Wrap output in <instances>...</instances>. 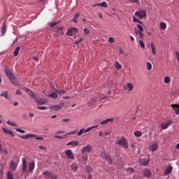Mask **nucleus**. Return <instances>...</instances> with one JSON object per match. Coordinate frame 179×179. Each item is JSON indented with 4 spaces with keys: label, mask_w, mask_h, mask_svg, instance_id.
<instances>
[{
    "label": "nucleus",
    "mask_w": 179,
    "mask_h": 179,
    "mask_svg": "<svg viewBox=\"0 0 179 179\" xmlns=\"http://www.w3.org/2000/svg\"><path fill=\"white\" fill-rule=\"evenodd\" d=\"M139 36H140V38H141V40H143L144 35H143V33H142V31L139 34Z\"/></svg>",
    "instance_id": "obj_59"
},
{
    "label": "nucleus",
    "mask_w": 179,
    "mask_h": 179,
    "mask_svg": "<svg viewBox=\"0 0 179 179\" xmlns=\"http://www.w3.org/2000/svg\"><path fill=\"white\" fill-rule=\"evenodd\" d=\"M82 158H83V160H84L85 162H87V155H85V156L83 155Z\"/></svg>",
    "instance_id": "obj_57"
},
{
    "label": "nucleus",
    "mask_w": 179,
    "mask_h": 179,
    "mask_svg": "<svg viewBox=\"0 0 179 179\" xmlns=\"http://www.w3.org/2000/svg\"><path fill=\"white\" fill-rule=\"evenodd\" d=\"M19 51H20V47H17L14 51V57H17L19 55Z\"/></svg>",
    "instance_id": "obj_35"
},
{
    "label": "nucleus",
    "mask_w": 179,
    "mask_h": 179,
    "mask_svg": "<svg viewBox=\"0 0 179 179\" xmlns=\"http://www.w3.org/2000/svg\"><path fill=\"white\" fill-rule=\"evenodd\" d=\"M58 92H52L51 94H49L48 96H49L50 99H58Z\"/></svg>",
    "instance_id": "obj_25"
},
{
    "label": "nucleus",
    "mask_w": 179,
    "mask_h": 179,
    "mask_svg": "<svg viewBox=\"0 0 179 179\" xmlns=\"http://www.w3.org/2000/svg\"><path fill=\"white\" fill-rule=\"evenodd\" d=\"M38 110H47V108H45V106H37Z\"/></svg>",
    "instance_id": "obj_51"
},
{
    "label": "nucleus",
    "mask_w": 179,
    "mask_h": 179,
    "mask_svg": "<svg viewBox=\"0 0 179 179\" xmlns=\"http://www.w3.org/2000/svg\"><path fill=\"white\" fill-rule=\"evenodd\" d=\"M141 166H148V164H149V159L145 158L141 159Z\"/></svg>",
    "instance_id": "obj_23"
},
{
    "label": "nucleus",
    "mask_w": 179,
    "mask_h": 179,
    "mask_svg": "<svg viewBox=\"0 0 179 179\" xmlns=\"http://www.w3.org/2000/svg\"><path fill=\"white\" fill-rule=\"evenodd\" d=\"M134 135L136 136H137V138H139V137L142 136V132H141L139 131H135Z\"/></svg>",
    "instance_id": "obj_43"
},
{
    "label": "nucleus",
    "mask_w": 179,
    "mask_h": 179,
    "mask_svg": "<svg viewBox=\"0 0 179 179\" xmlns=\"http://www.w3.org/2000/svg\"><path fill=\"white\" fill-rule=\"evenodd\" d=\"M2 131L4 132V134H8V135H10L11 136H15V134L13 131H12V130H9L5 127H3Z\"/></svg>",
    "instance_id": "obj_15"
},
{
    "label": "nucleus",
    "mask_w": 179,
    "mask_h": 179,
    "mask_svg": "<svg viewBox=\"0 0 179 179\" xmlns=\"http://www.w3.org/2000/svg\"><path fill=\"white\" fill-rule=\"evenodd\" d=\"M78 145H79V141H73L69 143H67L66 145H67V146H78Z\"/></svg>",
    "instance_id": "obj_17"
},
{
    "label": "nucleus",
    "mask_w": 179,
    "mask_h": 179,
    "mask_svg": "<svg viewBox=\"0 0 179 179\" xmlns=\"http://www.w3.org/2000/svg\"><path fill=\"white\" fill-rule=\"evenodd\" d=\"M115 144L119 145L124 149H128V143L127 142V139H125L124 138L117 139Z\"/></svg>",
    "instance_id": "obj_2"
},
{
    "label": "nucleus",
    "mask_w": 179,
    "mask_h": 179,
    "mask_svg": "<svg viewBox=\"0 0 179 179\" xmlns=\"http://www.w3.org/2000/svg\"><path fill=\"white\" fill-rule=\"evenodd\" d=\"M17 132H20V134H25L26 133V131L24 130H22L20 129H15Z\"/></svg>",
    "instance_id": "obj_49"
},
{
    "label": "nucleus",
    "mask_w": 179,
    "mask_h": 179,
    "mask_svg": "<svg viewBox=\"0 0 179 179\" xmlns=\"http://www.w3.org/2000/svg\"><path fill=\"white\" fill-rule=\"evenodd\" d=\"M51 110H54L55 111H59L61 110V106L59 105H53L50 106Z\"/></svg>",
    "instance_id": "obj_24"
},
{
    "label": "nucleus",
    "mask_w": 179,
    "mask_h": 179,
    "mask_svg": "<svg viewBox=\"0 0 179 179\" xmlns=\"http://www.w3.org/2000/svg\"><path fill=\"white\" fill-rule=\"evenodd\" d=\"M85 170L86 173H87L88 174H90V173H92V171H93V168H92V166L87 165L85 167Z\"/></svg>",
    "instance_id": "obj_29"
},
{
    "label": "nucleus",
    "mask_w": 179,
    "mask_h": 179,
    "mask_svg": "<svg viewBox=\"0 0 179 179\" xmlns=\"http://www.w3.org/2000/svg\"><path fill=\"white\" fill-rule=\"evenodd\" d=\"M143 174L145 177H147L148 178H149V177H152V171L149 169L144 170Z\"/></svg>",
    "instance_id": "obj_18"
},
{
    "label": "nucleus",
    "mask_w": 179,
    "mask_h": 179,
    "mask_svg": "<svg viewBox=\"0 0 179 179\" xmlns=\"http://www.w3.org/2000/svg\"><path fill=\"white\" fill-rule=\"evenodd\" d=\"M129 2H133L134 3H139V0H129Z\"/></svg>",
    "instance_id": "obj_52"
},
{
    "label": "nucleus",
    "mask_w": 179,
    "mask_h": 179,
    "mask_svg": "<svg viewBox=\"0 0 179 179\" xmlns=\"http://www.w3.org/2000/svg\"><path fill=\"white\" fill-rule=\"evenodd\" d=\"M83 134H86L85 131V129H81L77 133V136H81V135H83Z\"/></svg>",
    "instance_id": "obj_37"
},
{
    "label": "nucleus",
    "mask_w": 179,
    "mask_h": 179,
    "mask_svg": "<svg viewBox=\"0 0 179 179\" xmlns=\"http://www.w3.org/2000/svg\"><path fill=\"white\" fill-rule=\"evenodd\" d=\"M1 36H5V33H6V24L3 23L1 29Z\"/></svg>",
    "instance_id": "obj_19"
},
{
    "label": "nucleus",
    "mask_w": 179,
    "mask_h": 179,
    "mask_svg": "<svg viewBox=\"0 0 179 179\" xmlns=\"http://www.w3.org/2000/svg\"><path fill=\"white\" fill-rule=\"evenodd\" d=\"M26 92L27 94H29L32 99H34H34H36V95H34V94H33V92H31V90L26 89Z\"/></svg>",
    "instance_id": "obj_31"
},
{
    "label": "nucleus",
    "mask_w": 179,
    "mask_h": 179,
    "mask_svg": "<svg viewBox=\"0 0 179 179\" xmlns=\"http://www.w3.org/2000/svg\"><path fill=\"white\" fill-rule=\"evenodd\" d=\"M99 126L96 125V126H92L89 128H87V129H85V134H87V132H90L92 131V129H94V128H98Z\"/></svg>",
    "instance_id": "obj_34"
},
{
    "label": "nucleus",
    "mask_w": 179,
    "mask_h": 179,
    "mask_svg": "<svg viewBox=\"0 0 179 179\" xmlns=\"http://www.w3.org/2000/svg\"><path fill=\"white\" fill-rule=\"evenodd\" d=\"M108 41H109V43H114V38L110 37V38H108Z\"/></svg>",
    "instance_id": "obj_56"
},
{
    "label": "nucleus",
    "mask_w": 179,
    "mask_h": 179,
    "mask_svg": "<svg viewBox=\"0 0 179 179\" xmlns=\"http://www.w3.org/2000/svg\"><path fill=\"white\" fill-rule=\"evenodd\" d=\"M150 47H151L152 52L153 55H156V47L155 46V43H151Z\"/></svg>",
    "instance_id": "obj_33"
},
{
    "label": "nucleus",
    "mask_w": 179,
    "mask_h": 179,
    "mask_svg": "<svg viewBox=\"0 0 179 179\" xmlns=\"http://www.w3.org/2000/svg\"><path fill=\"white\" fill-rule=\"evenodd\" d=\"M124 90H127V92H132L134 90V85L131 83H128L124 86Z\"/></svg>",
    "instance_id": "obj_10"
},
{
    "label": "nucleus",
    "mask_w": 179,
    "mask_h": 179,
    "mask_svg": "<svg viewBox=\"0 0 179 179\" xmlns=\"http://www.w3.org/2000/svg\"><path fill=\"white\" fill-rule=\"evenodd\" d=\"M7 179H13V175L12 174V172L8 171L7 173Z\"/></svg>",
    "instance_id": "obj_41"
},
{
    "label": "nucleus",
    "mask_w": 179,
    "mask_h": 179,
    "mask_svg": "<svg viewBox=\"0 0 179 179\" xmlns=\"http://www.w3.org/2000/svg\"><path fill=\"white\" fill-rule=\"evenodd\" d=\"M141 32V31H139V30H138V29H136V30H135V34H136V35L140 34Z\"/></svg>",
    "instance_id": "obj_63"
},
{
    "label": "nucleus",
    "mask_w": 179,
    "mask_h": 179,
    "mask_svg": "<svg viewBox=\"0 0 179 179\" xmlns=\"http://www.w3.org/2000/svg\"><path fill=\"white\" fill-rule=\"evenodd\" d=\"M22 117L24 118V120H28L27 114L22 115Z\"/></svg>",
    "instance_id": "obj_61"
},
{
    "label": "nucleus",
    "mask_w": 179,
    "mask_h": 179,
    "mask_svg": "<svg viewBox=\"0 0 179 179\" xmlns=\"http://www.w3.org/2000/svg\"><path fill=\"white\" fill-rule=\"evenodd\" d=\"M0 96L1 97H5L6 99H7V100H10V97L8 96L7 91H3V92H1Z\"/></svg>",
    "instance_id": "obj_26"
},
{
    "label": "nucleus",
    "mask_w": 179,
    "mask_h": 179,
    "mask_svg": "<svg viewBox=\"0 0 179 179\" xmlns=\"http://www.w3.org/2000/svg\"><path fill=\"white\" fill-rule=\"evenodd\" d=\"M34 101H36V103H37V104H40L41 106H43L47 103V100L41 98H37V96H36V98H34Z\"/></svg>",
    "instance_id": "obj_8"
},
{
    "label": "nucleus",
    "mask_w": 179,
    "mask_h": 179,
    "mask_svg": "<svg viewBox=\"0 0 179 179\" xmlns=\"http://www.w3.org/2000/svg\"><path fill=\"white\" fill-rule=\"evenodd\" d=\"M126 171H128L129 173H134L135 170L134 169V168H127L126 169Z\"/></svg>",
    "instance_id": "obj_46"
},
{
    "label": "nucleus",
    "mask_w": 179,
    "mask_h": 179,
    "mask_svg": "<svg viewBox=\"0 0 179 179\" xmlns=\"http://www.w3.org/2000/svg\"><path fill=\"white\" fill-rule=\"evenodd\" d=\"M171 121H169L168 122L162 123L161 127L162 129H167L169 128V125H171Z\"/></svg>",
    "instance_id": "obj_20"
},
{
    "label": "nucleus",
    "mask_w": 179,
    "mask_h": 179,
    "mask_svg": "<svg viewBox=\"0 0 179 179\" xmlns=\"http://www.w3.org/2000/svg\"><path fill=\"white\" fill-rule=\"evenodd\" d=\"M16 167H17V165L16 164H15V162L13 161L11 162V163L10 164V169L13 170V171H15V170H16Z\"/></svg>",
    "instance_id": "obj_32"
},
{
    "label": "nucleus",
    "mask_w": 179,
    "mask_h": 179,
    "mask_svg": "<svg viewBox=\"0 0 179 179\" xmlns=\"http://www.w3.org/2000/svg\"><path fill=\"white\" fill-rule=\"evenodd\" d=\"M83 31L86 34H89V33H90V31H89V29L84 28Z\"/></svg>",
    "instance_id": "obj_53"
},
{
    "label": "nucleus",
    "mask_w": 179,
    "mask_h": 179,
    "mask_svg": "<svg viewBox=\"0 0 179 179\" xmlns=\"http://www.w3.org/2000/svg\"><path fill=\"white\" fill-rule=\"evenodd\" d=\"M147 69L148 71H150V69H152V64H150V62H147Z\"/></svg>",
    "instance_id": "obj_45"
},
{
    "label": "nucleus",
    "mask_w": 179,
    "mask_h": 179,
    "mask_svg": "<svg viewBox=\"0 0 179 179\" xmlns=\"http://www.w3.org/2000/svg\"><path fill=\"white\" fill-rule=\"evenodd\" d=\"M81 41H82V38H80V39L79 41H76V43H75L76 45L80 44Z\"/></svg>",
    "instance_id": "obj_58"
},
{
    "label": "nucleus",
    "mask_w": 179,
    "mask_h": 179,
    "mask_svg": "<svg viewBox=\"0 0 179 179\" xmlns=\"http://www.w3.org/2000/svg\"><path fill=\"white\" fill-rule=\"evenodd\" d=\"M119 54H124V50H122V48L119 49Z\"/></svg>",
    "instance_id": "obj_64"
},
{
    "label": "nucleus",
    "mask_w": 179,
    "mask_h": 179,
    "mask_svg": "<svg viewBox=\"0 0 179 179\" xmlns=\"http://www.w3.org/2000/svg\"><path fill=\"white\" fill-rule=\"evenodd\" d=\"M64 153L67 159H69L70 160H75V155H73V152H72L71 150H66Z\"/></svg>",
    "instance_id": "obj_6"
},
{
    "label": "nucleus",
    "mask_w": 179,
    "mask_h": 179,
    "mask_svg": "<svg viewBox=\"0 0 179 179\" xmlns=\"http://www.w3.org/2000/svg\"><path fill=\"white\" fill-rule=\"evenodd\" d=\"M26 170H27V162L26 159H22V173H26Z\"/></svg>",
    "instance_id": "obj_12"
},
{
    "label": "nucleus",
    "mask_w": 179,
    "mask_h": 179,
    "mask_svg": "<svg viewBox=\"0 0 179 179\" xmlns=\"http://www.w3.org/2000/svg\"><path fill=\"white\" fill-rule=\"evenodd\" d=\"M34 167H36V164L34 162H31L29 164V172L33 173V170H34Z\"/></svg>",
    "instance_id": "obj_16"
},
{
    "label": "nucleus",
    "mask_w": 179,
    "mask_h": 179,
    "mask_svg": "<svg viewBox=\"0 0 179 179\" xmlns=\"http://www.w3.org/2000/svg\"><path fill=\"white\" fill-rule=\"evenodd\" d=\"M133 22H136V23H139L140 24H143L142 21L139 20V19L136 18L135 16L133 17Z\"/></svg>",
    "instance_id": "obj_39"
},
{
    "label": "nucleus",
    "mask_w": 179,
    "mask_h": 179,
    "mask_svg": "<svg viewBox=\"0 0 179 179\" xmlns=\"http://www.w3.org/2000/svg\"><path fill=\"white\" fill-rule=\"evenodd\" d=\"M29 117H30L31 118H33V117H34V114L33 113H29Z\"/></svg>",
    "instance_id": "obj_62"
},
{
    "label": "nucleus",
    "mask_w": 179,
    "mask_h": 179,
    "mask_svg": "<svg viewBox=\"0 0 179 179\" xmlns=\"http://www.w3.org/2000/svg\"><path fill=\"white\" fill-rule=\"evenodd\" d=\"M92 152V146L90 145H87L84 147L82 150V153L85 155V153H90Z\"/></svg>",
    "instance_id": "obj_11"
},
{
    "label": "nucleus",
    "mask_w": 179,
    "mask_h": 179,
    "mask_svg": "<svg viewBox=\"0 0 179 179\" xmlns=\"http://www.w3.org/2000/svg\"><path fill=\"white\" fill-rule=\"evenodd\" d=\"M159 27L162 29V30H164L165 29H167V25L164 22H161L159 24Z\"/></svg>",
    "instance_id": "obj_36"
},
{
    "label": "nucleus",
    "mask_w": 179,
    "mask_h": 179,
    "mask_svg": "<svg viewBox=\"0 0 179 179\" xmlns=\"http://www.w3.org/2000/svg\"><path fill=\"white\" fill-rule=\"evenodd\" d=\"M96 99H91V100L88 102V104H89V106H94V105L96 104Z\"/></svg>",
    "instance_id": "obj_38"
},
{
    "label": "nucleus",
    "mask_w": 179,
    "mask_h": 179,
    "mask_svg": "<svg viewBox=\"0 0 179 179\" xmlns=\"http://www.w3.org/2000/svg\"><path fill=\"white\" fill-rule=\"evenodd\" d=\"M79 16H80V14L79 13H77L73 19H71V22H74L75 23H78V19H79Z\"/></svg>",
    "instance_id": "obj_28"
},
{
    "label": "nucleus",
    "mask_w": 179,
    "mask_h": 179,
    "mask_svg": "<svg viewBox=\"0 0 179 179\" xmlns=\"http://www.w3.org/2000/svg\"><path fill=\"white\" fill-rule=\"evenodd\" d=\"M71 169L73 173H76V171H78V165H76V164H72L71 165Z\"/></svg>",
    "instance_id": "obj_30"
},
{
    "label": "nucleus",
    "mask_w": 179,
    "mask_h": 179,
    "mask_svg": "<svg viewBox=\"0 0 179 179\" xmlns=\"http://www.w3.org/2000/svg\"><path fill=\"white\" fill-rule=\"evenodd\" d=\"M36 134H26L25 136H20L21 139H29V138H36V141H43L44 138L43 137H36Z\"/></svg>",
    "instance_id": "obj_3"
},
{
    "label": "nucleus",
    "mask_w": 179,
    "mask_h": 179,
    "mask_svg": "<svg viewBox=\"0 0 179 179\" xmlns=\"http://www.w3.org/2000/svg\"><path fill=\"white\" fill-rule=\"evenodd\" d=\"M139 44L141 47V48H143V50H145V43H143V41H139Z\"/></svg>",
    "instance_id": "obj_47"
},
{
    "label": "nucleus",
    "mask_w": 179,
    "mask_h": 179,
    "mask_svg": "<svg viewBox=\"0 0 179 179\" xmlns=\"http://www.w3.org/2000/svg\"><path fill=\"white\" fill-rule=\"evenodd\" d=\"M6 74L8 76V79L10 80L11 83H13V85H19V82L17 81V79L15 78V75L12 73V71L6 69Z\"/></svg>",
    "instance_id": "obj_1"
},
{
    "label": "nucleus",
    "mask_w": 179,
    "mask_h": 179,
    "mask_svg": "<svg viewBox=\"0 0 179 179\" xmlns=\"http://www.w3.org/2000/svg\"><path fill=\"white\" fill-rule=\"evenodd\" d=\"M171 107L174 108V110H176V112H175L176 114L177 115H179V105H178V104H172Z\"/></svg>",
    "instance_id": "obj_22"
},
{
    "label": "nucleus",
    "mask_w": 179,
    "mask_h": 179,
    "mask_svg": "<svg viewBox=\"0 0 179 179\" xmlns=\"http://www.w3.org/2000/svg\"><path fill=\"white\" fill-rule=\"evenodd\" d=\"M55 90L56 93H59L60 94H65V93H66L65 90H58L55 89Z\"/></svg>",
    "instance_id": "obj_42"
},
{
    "label": "nucleus",
    "mask_w": 179,
    "mask_h": 179,
    "mask_svg": "<svg viewBox=\"0 0 179 179\" xmlns=\"http://www.w3.org/2000/svg\"><path fill=\"white\" fill-rule=\"evenodd\" d=\"M43 175L45 176V179H58V176L48 171L43 172Z\"/></svg>",
    "instance_id": "obj_4"
},
{
    "label": "nucleus",
    "mask_w": 179,
    "mask_h": 179,
    "mask_svg": "<svg viewBox=\"0 0 179 179\" xmlns=\"http://www.w3.org/2000/svg\"><path fill=\"white\" fill-rule=\"evenodd\" d=\"M6 124H8V125H11V127H16V123L13 122L7 121Z\"/></svg>",
    "instance_id": "obj_44"
},
{
    "label": "nucleus",
    "mask_w": 179,
    "mask_h": 179,
    "mask_svg": "<svg viewBox=\"0 0 179 179\" xmlns=\"http://www.w3.org/2000/svg\"><path fill=\"white\" fill-rule=\"evenodd\" d=\"M157 149H159L157 143H155L150 146V150H151V152H156Z\"/></svg>",
    "instance_id": "obj_13"
},
{
    "label": "nucleus",
    "mask_w": 179,
    "mask_h": 179,
    "mask_svg": "<svg viewBox=\"0 0 179 179\" xmlns=\"http://www.w3.org/2000/svg\"><path fill=\"white\" fill-rule=\"evenodd\" d=\"M135 16H138L141 20L143 19V17H146V10H141L140 11H136L134 13Z\"/></svg>",
    "instance_id": "obj_5"
},
{
    "label": "nucleus",
    "mask_w": 179,
    "mask_h": 179,
    "mask_svg": "<svg viewBox=\"0 0 179 179\" xmlns=\"http://www.w3.org/2000/svg\"><path fill=\"white\" fill-rule=\"evenodd\" d=\"M171 171H173V167L169 166L165 169V171H164L165 176H169V174H171Z\"/></svg>",
    "instance_id": "obj_21"
},
{
    "label": "nucleus",
    "mask_w": 179,
    "mask_h": 179,
    "mask_svg": "<svg viewBox=\"0 0 179 179\" xmlns=\"http://www.w3.org/2000/svg\"><path fill=\"white\" fill-rule=\"evenodd\" d=\"M76 31H78V28L71 27L67 30L66 34H67V36H73V34H75V33H76Z\"/></svg>",
    "instance_id": "obj_9"
},
{
    "label": "nucleus",
    "mask_w": 179,
    "mask_h": 179,
    "mask_svg": "<svg viewBox=\"0 0 179 179\" xmlns=\"http://www.w3.org/2000/svg\"><path fill=\"white\" fill-rule=\"evenodd\" d=\"M62 121L63 122H69L70 120L68 118H64V119H62Z\"/></svg>",
    "instance_id": "obj_55"
},
{
    "label": "nucleus",
    "mask_w": 179,
    "mask_h": 179,
    "mask_svg": "<svg viewBox=\"0 0 179 179\" xmlns=\"http://www.w3.org/2000/svg\"><path fill=\"white\" fill-rule=\"evenodd\" d=\"M108 122H114V118H108L100 122L101 125H106V124H108Z\"/></svg>",
    "instance_id": "obj_14"
},
{
    "label": "nucleus",
    "mask_w": 179,
    "mask_h": 179,
    "mask_svg": "<svg viewBox=\"0 0 179 179\" xmlns=\"http://www.w3.org/2000/svg\"><path fill=\"white\" fill-rule=\"evenodd\" d=\"M164 82H165V83H170V78L168 76H166L164 78Z\"/></svg>",
    "instance_id": "obj_48"
},
{
    "label": "nucleus",
    "mask_w": 179,
    "mask_h": 179,
    "mask_svg": "<svg viewBox=\"0 0 179 179\" xmlns=\"http://www.w3.org/2000/svg\"><path fill=\"white\" fill-rule=\"evenodd\" d=\"M101 157H102V159H104V160H106V162H108V163H113V159H111V157L106 152H102L101 155Z\"/></svg>",
    "instance_id": "obj_7"
},
{
    "label": "nucleus",
    "mask_w": 179,
    "mask_h": 179,
    "mask_svg": "<svg viewBox=\"0 0 179 179\" xmlns=\"http://www.w3.org/2000/svg\"><path fill=\"white\" fill-rule=\"evenodd\" d=\"M93 6H102L103 8H107L108 5L106 1H103L102 3L94 4Z\"/></svg>",
    "instance_id": "obj_27"
},
{
    "label": "nucleus",
    "mask_w": 179,
    "mask_h": 179,
    "mask_svg": "<svg viewBox=\"0 0 179 179\" xmlns=\"http://www.w3.org/2000/svg\"><path fill=\"white\" fill-rule=\"evenodd\" d=\"M108 135H111V131H105L104 136H108Z\"/></svg>",
    "instance_id": "obj_54"
},
{
    "label": "nucleus",
    "mask_w": 179,
    "mask_h": 179,
    "mask_svg": "<svg viewBox=\"0 0 179 179\" xmlns=\"http://www.w3.org/2000/svg\"><path fill=\"white\" fill-rule=\"evenodd\" d=\"M50 27H54L55 26H57V22H52L50 24Z\"/></svg>",
    "instance_id": "obj_60"
},
{
    "label": "nucleus",
    "mask_w": 179,
    "mask_h": 179,
    "mask_svg": "<svg viewBox=\"0 0 179 179\" xmlns=\"http://www.w3.org/2000/svg\"><path fill=\"white\" fill-rule=\"evenodd\" d=\"M115 66L116 69H117V71H120V69H121V68H122V66H121V64H120V63L118 62H115Z\"/></svg>",
    "instance_id": "obj_40"
},
{
    "label": "nucleus",
    "mask_w": 179,
    "mask_h": 179,
    "mask_svg": "<svg viewBox=\"0 0 179 179\" xmlns=\"http://www.w3.org/2000/svg\"><path fill=\"white\" fill-rule=\"evenodd\" d=\"M137 27L140 31H143V27L141 24H137Z\"/></svg>",
    "instance_id": "obj_50"
}]
</instances>
